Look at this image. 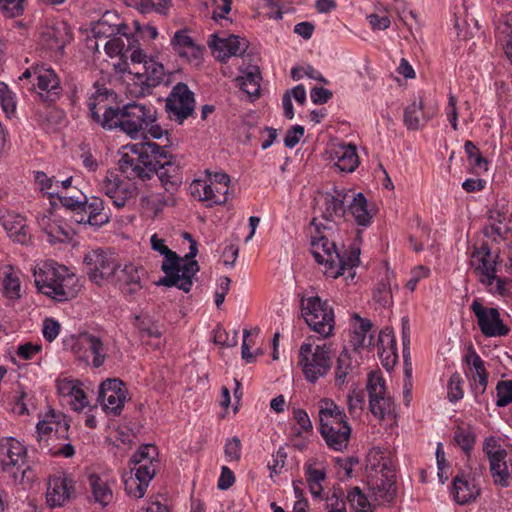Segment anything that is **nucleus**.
Instances as JSON below:
<instances>
[{"label": "nucleus", "mask_w": 512, "mask_h": 512, "mask_svg": "<svg viewBox=\"0 0 512 512\" xmlns=\"http://www.w3.org/2000/svg\"><path fill=\"white\" fill-rule=\"evenodd\" d=\"M351 427L347 421L320 423V433L329 448L342 451L348 446Z\"/></svg>", "instance_id": "obj_24"}, {"label": "nucleus", "mask_w": 512, "mask_h": 512, "mask_svg": "<svg viewBox=\"0 0 512 512\" xmlns=\"http://www.w3.org/2000/svg\"><path fill=\"white\" fill-rule=\"evenodd\" d=\"M346 499L355 512H372L371 505L359 487H353L348 491Z\"/></svg>", "instance_id": "obj_54"}, {"label": "nucleus", "mask_w": 512, "mask_h": 512, "mask_svg": "<svg viewBox=\"0 0 512 512\" xmlns=\"http://www.w3.org/2000/svg\"><path fill=\"white\" fill-rule=\"evenodd\" d=\"M325 406L319 411L320 423L347 421L346 414L343 409L337 406L332 400H324Z\"/></svg>", "instance_id": "obj_51"}, {"label": "nucleus", "mask_w": 512, "mask_h": 512, "mask_svg": "<svg viewBox=\"0 0 512 512\" xmlns=\"http://www.w3.org/2000/svg\"><path fill=\"white\" fill-rule=\"evenodd\" d=\"M330 347L327 345H317L312 350L310 343H304L299 350V365L305 379L310 383H315L320 377H324L331 368Z\"/></svg>", "instance_id": "obj_10"}, {"label": "nucleus", "mask_w": 512, "mask_h": 512, "mask_svg": "<svg viewBox=\"0 0 512 512\" xmlns=\"http://www.w3.org/2000/svg\"><path fill=\"white\" fill-rule=\"evenodd\" d=\"M354 319L359 323V325L351 334L350 343L353 347V353L357 354L360 348L372 345V335L367 338V333L370 332L372 323L369 319L362 318L357 314L354 315Z\"/></svg>", "instance_id": "obj_41"}, {"label": "nucleus", "mask_w": 512, "mask_h": 512, "mask_svg": "<svg viewBox=\"0 0 512 512\" xmlns=\"http://www.w3.org/2000/svg\"><path fill=\"white\" fill-rule=\"evenodd\" d=\"M75 495L72 478L65 473L50 476L47 484L46 502L49 507H62Z\"/></svg>", "instance_id": "obj_19"}, {"label": "nucleus", "mask_w": 512, "mask_h": 512, "mask_svg": "<svg viewBox=\"0 0 512 512\" xmlns=\"http://www.w3.org/2000/svg\"><path fill=\"white\" fill-rule=\"evenodd\" d=\"M348 213L351 214L355 222L360 225L367 227L370 225L371 220L374 216L372 210L368 208V202L362 193L354 194L352 201L348 206Z\"/></svg>", "instance_id": "obj_40"}, {"label": "nucleus", "mask_w": 512, "mask_h": 512, "mask_svg": "<svg viewBox=\"0 0 512 512\" xmlns=\"http://www.w3.org/2000/svg\"><path fill=\"white\" fill-rule=\"evenodd\" d=\"M329 159L341 172H353L359 165L354 144H335L328 151Z\"/></svg>", "instance_id": "obj_27"}, {"label": "nucleus", "mask_w": 512, "mask_h": 512, "mask_svg": "<svg viewBox=\"0 0 512 512\" xmlns=\"http://www.w3.org/2000/svg\"><path fill=\"white\" fill-rule=\"evenodd\" d=\"M367 484L377 501L391 502L396 495V474L392 462L379 449L367 456Z\"/></svg>", "instance_id": "obj_4"}, {"label": "nucleus", "mask_w": 512, "mask_h": 512, "mask_svg": "<svg viewBox=\"0 0 512 512\" xmlns=\"http://www.w3.org/2000/svg\"><path fill=\"white\" fill-rule=\"evenodd\" d=\"M366 390L369 396L371 413L379 419H384L385 415L391 410L392 400L387 395L385 379L380 371L369 372Z\"/></svg>", "instance_id": "obj_14"}, {"label": "nucleus", "mask_w": 512, "mask_h": 512, "mask_svg": "<svg viewBox=\"0 0 512 512\" xmlns=\"http://www.w3.org/2000/svg\"><path fill=\"white\" fill-rule=\"evenodd\" d=\"M464 148L470 165L478 170L486 171L488 162L481 155L479 148L469 140L465 142Z\"/></svg>", "instance_id": "obj_55"}, {"label": "nucleus", "mask_w": 512, "mask_h": 512, "mask_svg": "<svg viewBox=\"0 0 512 512\" xmlns=\"http://www.w3.org/2000/svg\"><path fill=\"white\" fill-rule=\"evenodd\" d=\"M472 258L478 261L475 272L479 276V281L486 287L493 285L496 279V259L492 257L488 245L483 244L476 248L472 254Z\"/></svg>", "instance_id": "obj_26"}, {"label": "nucleus", "mask_w": 512, "mask_h": 512, "mask_svg": "<svg viewBox=\"0 0 512 512\" xmlns=\"http://www.w3.org/2000/svg\"><path fill=\"white\" fill-rule=\"evenodd\" d=\"M118 162L119 170L129 180L142 182L158 177L163 188L170 196H156L157 203L162 206L173 205L172 194L182 184V170L175 157L169 153L167 146H160L152 141H144L127 145Z\"/></svg>", "instance_id": "obj_1"}, {"label": "nucleus", "mask_w": 512, "mask_h": 512, "mask_svg": "<svg viewBox=\"0 0 512 512\" xmlns=\"http://www.w3.org/2000/svg\"><path fill=\"white\" fill-rule=\"evenodd\" d=\"M346 496L341 488H334L332 493L326 497L327 512H347Z\"/></svg>", "instance_id": "obj_57"}, {"label": "nucleus", "mask_w": 512, "mask_h": 512, "mask_svg": "<svg viewBox=\"0 0 512 512\" xmlns=\"http://www.w3.org/2000/svg\"><path fill=\"white\" fill-rule=\"evenodd\" d=\"M348 411L351 416L359 417L365 406V393L363 390L353 389L347 396Z\"/></svg>", "instance_id": "obj_56"}, {"label": "nucleus", "mask_w": 512, "mask_h": 512, "mask_svg": "<svg viewBox=\"0 0 512 512\" xmlns=\"http://www.w3.org/2000/svg\"><path fill=\"white\" fill-rule=\"evenodd\" d=\"M102 190L118 208L125 206L135 194V188L130 183L120 180L114 175H111V178L109 176L105 178Z\"/></svg>", "instance_id": "obj_28"}, {"label": "nucleus", "mask_w": 512, "mask_h": 512, "mask_svg": "<svg viewBox=\"0 0 512 512\" xmlns=\"http://www.w3.org/2000/svg\"><path fill=\"white\" fill-rule=\"evenodd\" d=\"M33 73L37 80L38 94L41 99L49 104L55 103L60 98L62 87L54 70L37 65L33 67Z\"/></svg>", "instance_id": "obj_20"}, {"label": "nucleus", "mask_w": 512, "mask_h": 512, "mask_svg": "<svg viewBox=\"0 0 512 512\" xmlns=\"http://www.w3.org/2000/svg\"><path fill=\"white\" fill-rule=\"evenodd\" d=\"M156 116L157 111L152 104L127 103L122 108H118L111 130L119 128L130 137L137 138L149 124L156 122Z\"/></svg>", "instance_id": "obj_7"}, {"label": "nucleus", "mask_w": 512, "mask_h": 512, "mask_svg": "<svg viewBox=\"0 0 512 512\" xmlns=\"http://www.w3.org/2000/svg\"><path fill=\"white\" fill-rule=\"evenodd\" d=\"M193 194L199 196L200 201H208L211 204L221 205L227 201L228 187L222 185L221 187L201 180H197Z\"/></svg>", "instance_id": "obj_39"}, {"label": "nucleus", "mask_w": 512, "mask_h": 512, "mask_svg": "<svg viewBox=\"0 0 512 512\" xmlns=\"http://www.w3.org/2000/svg\"><path fill=\"white\" fill-rule=\"evenodd\" d=\"M477 324L485 337H502L510 332V328L503 323L497 308L485 307L477 299L471 304Z\"/></svg>", "instance_id": "obj_15"}, {"label": "nucleus", "mask_w": 512, "mask_h": 512, "mask_svg": "<svg viewBox=\"0 0 512 512\" xmlns=\"http://www.w3.org/2000/svg\"><path fill=\"white\" fill-rule=\"evenodd\" d=\"M134 325L138 329L140 337L144 338H161L162 331L159 326L149 317L135 316Z\"/></svg>", "instance_id": "obj_52"}, {"label": "nucleus", "mask_w": 512, "mask_h": 512, "mask_svg": "<svg viewBox=\"0 0 512 512\" xmlns=\"http://www.w3.org/2000/svg\"><path fill=\"white\" fill-rule=\"evenodd\" d=\"M512 218V204L504 197L497 199L493 208L489 210V219L492 221L490 225L491 233L486 230L487 235H497L504 237L505 231L501 224Z\"/></svg>", "instance_id": "obj_34"}, {"label": "nucleus", "mask_w": 512, "mask_h": 512, "mask_svg": "<svg viewBox=\"0 0 512 512\" xmlns=\"http://www.w3.org/2000/svg\"><path fill=\"white\" fill-rule=\"evenodd\" d=\"M61 417L60 414H56L54 411L51 412L50 415L47 416L48 419L42 420L37 423L36 425V439L39 442V445L42 449H44V446H42V441L44 436H49L53 431L52 424H56V433L58 432H67L69 428V424L67 422H64L63 424L59 420Z\"/></svg>", "instance_id": "obj_42"}, {"label": "nucleus", "mask_w": 512, "mask_h": 512, "mask_svg": "<svg viewBox=\"0 0 512 512\" xmlns=\"http://www.w3.org/2000/svg\"><path fill=\"white\" fill-rule=\"evenodd\" d=\"M0 455L6 457L1 460L5 471L15 466L20 468L25 462L26 448L17 439L4 437L0 439Z\"/></svg>", "instance_id": "obj_30"}, {"label": "nucleus", "mask_w": 512, "mask_h": 512, "mask_svg": "<svg viewBox=\"0 0 512 512\" xmlns=\"http://www.w3.org/2000/svg\"><path fill=\"white\" fill-rule=\"evenodd\" d=\"M128 30L129 27L126 26L119 34L109 38L104 45L105 51L110 57L130 58L133 63L140 64L145 54L140 49L136 36Z\"/></svg>", "instance_id": "obj_13"}, {"label": "nucleus", "mask_w": 512, "mask_h": 512, "mask_svg": "<svg viewBox=\"0 0 512 512\" xmlns=\"http://www.w3.org/2000/svg\"><path fill=\"white\" fill-rule=\"evenodd\" d=\"M150 242L152 249L164 256V260L161 264V270L163 271L164 276L155 282V285L173 287L178 281L177 271L179 255L169 249L165 245V241L159 238L157 234H153L151 236Z\"/></svg>", "instance_id": "obj_18"}, {"label": "nucleus", "mask_w": 512, "mask_h": 512, "mask_svg": "<svg viewBox=\"0 0 512 512\" xmlns=\"http://www.w3.org/2000/svg\"><path fill=\"white\" fill-rule=\"evenodd\" d=\"M157 456V448L152 444H146L141 446L136 451L131 459L130 464L131 472L135 477L125 481V490L134 498H142L146 492V489L156 474V462L155 457Z\"/></svg>", "instance_id": "obj_5"}, {"label": "nucleus", "mask_w": 512, "mask_h": 512, "mask_svg": "<svg viewBox=\"0 0 512 512\" xmlns=\"http://www.w3.org/2000/svg\"><path fill=\"white\" fill-rule=\"evenodd\" d=\"M475 433L471 426L458 425L454 432V441L462 449V451L469 455L475 444Z\"/></svg>", "instance_id": "obj_50"}, {"label": "nucleus", "mask_w": 512, "mask_h": 512, "mask_svg": "<svg viewBox=\"0 0 512 512\" xmlns=\"http://www.w3.org/2000/svg\"><path fill=\"white\" fill-rule=\"evenodd\" d=\"M0 102L5 112H14L16 109V100L14 93L9 89L8 85L0 82Z\"/></svg>", "instance_id": "obj_61"}, {"label": "nucleus", "mask_w": 512, "mask_h": 512, "mask_svg": "<svg viewBox=\"0 0 512 512\" xmlns=\"http://www.w3.org/2000/svg\"><path fill=\"white\" fill-rule=\"evenodd\" d=\"M373 300L382 308L392 306V290L388 280H381L376 284L373 290Z\"/></svg>", "instance_id": "obj_53"}, {"label": "nucleus", "mask_w": 512, "mask_h": 512, "mask_svg": "<svg viewBox=\"0 0 512 512\" xmlns=\"http://www.w3.org/2000/svg\"><path fill=\"white\" fill-rule=\"evenodd\" d=\"M93 92L87 100L90 118L104 130H111L117 116V93L98 81L93 85Z\"/></svg>", "instance_id": "obj_8"}, {"label": "nucleus", "mask_w": 512, "mask_h": 512, "mask_svg": "<svg viewBox=\"0 0 512 512\" xmlns=\"http://www.w3.org/2000/svg\"><path fill=\"white\" fill-rule=\"evenodd\" d=\"M88 483L95 502L102 506H107L113 498V493L107 482L102 480L99 475L93 473L88 476Z\"/></svg>", "instance_id": "obj_44"}, {"label": "nucleus", "mask_w": 512, "mask_h": 512, "mask_svg": "<svg viewBox=\"0 0 512 512\" xmlns=\"http://www.w3.org/2000/svg\"><path fill=\"white\" fill-rule=\"evenodd\" d=\"M211 38L209 47L220 62H226L232 56H242L248 48V41L236 35L220 38L214 34Z\"/></svg>", "instance_id": "obj_22"}, {"label": "nucleus", "mask_w": 512, "mask_h": 512, "mask_svg": "<svg viewBox=\"0 0 512 512\" xmlns=\"http://www.w3.org/2000/svg\"><path fill=\"white\" fill-rule=\"evenodd\" d=\"M140 69L131 72L132 78L129 84L130 94L134 97H145L152 93V90L160 84L170 83L169 75L166 74L164 66L153 58L146 59L140 63Z\"/></svg>", "instance_id": "obj_9"}, {"label": "nucleus", "mask_w": 512, "mask_h": 512, "mask_svg": "<svg viewBox=\"0 0 512 512\" xmlns=\"http://www.w3.org/2000/svg\"><path fill=\"white\" fill-rule=\"evenodd\" d=\"M480 493V489L474 481L468 480L463 474L453 478L451 494L460 505L474 501Z\"/></svg>", "instance_id": "obj_36"}, {"label": "nucleus", "mask_w": 512, "mask_h": 512, "mask_svg": "<svg viewBox=\"0 0 512 512\" xmlns=\"http://www.w3.org/2000/svg\"><path fill=\"white\" fill-rule=\"evenodd\" d=\"M104 202L98 197H92L90 201L87 199L85 210L80 216L75 217L78 224H89L99 228L109 222V216L103 212Z\"/></svg>", "instance_id": "obj_31"}, {"label": "nucleus", "mask_w": 512, "mask_h": 512, "mask_svg": "<svg viewBox=\"0 0 512 512\" xmlns=\"http://www.w3.org/2000/svg\"><path fill=\"white\" fill-rule=\"evenodd\" d=\"M493 460L489 461L490 463V472L494 483L500 485L502 487L509 486V478L510 473L508 470L507 463L505 461L506 456H501V454L493 455Z\"/></svg>", "instance_id": "obj_48"}, {"label": "nucleus", "mask_w": 512, "mask_h": 512, "mask_svg": "<svg viewBox=\"0 0 512 512\" xmlns=\"http://www.w3.org/2000/svg\"><path fill=\"white\" fill-rule=\"evenodd\" d=\"M347 197L348 194L341 190L335 189L333 192H327L324 195L325 209L323 211V218L332 221L335 217H344L347 213L345 208Z\"/></svg>", "instance_id": "obj_38"}, {"label": "nucleus", "mask_w": 512, "mask_h": 512, "mask_svg": "<svg viewBox=\"0 0 512 512\" xmlns=\"http://www.w3.org/2000/svg\"><path fill=\"white\" fill-rule=\"evenodd\" d=\"M354 353L344 349L338 356L335 367V385L342 388L359 374V361Z\"/></svg>", "instance_id": "obj_29"}, {"label": "nucleus", "mask_w": 512, "mask_h": 512, "mask_svg": "<svg viewBox=\"0 0 512 512\" xmlns=\"http://www.w3.org/2000/svg\"><path fill=\"white\" fill-rule=\"evenodd\" d=\"M126 24L120 16L114 11H106L102 17L92 26V32L95 38H111L119 34Z\"/></svg>", "instance_id": "obj_33"}, {"label": "nucleus", "mask_w": 512, "mask_h": 512, "mask_svg": "<svg viewBox=\"0 0 512 512\" xmlns=\"http://www.w3.org/2000/svg\"><path fill=\"white\" fill-rule=\"evenodd\" d=\"M3 227L9 237L19 244H26L30 240V234L26 225L25 217L19 214L8 213L3 216Z\"/></svg>", "instance_id": "obj_37"}, {"label": "nucleus", "mask_w": 512, "mask_h": 512, "mask_svg": "<svg viewBox=\"0 0 512 512\" xmlns=\"http://www.w3.org/2000/svg\"><path fill=\"white\" fill-rule=\"evenodd\" d=\"M465 360L467 364L472 366V368L475 370V379L480 378L481 376L484 375H488V372L486 371L484 365V361L472 347H470L468 354L465 356Z\"/></svg>", "instance_id": "obj_62"}, {"label": "nucleus", "mask_w": 512, "mask_h": 512, "mask_svg": "<svg viewBox=\"0 0 512 512\" xmlns=\"http://www.w3.org/2000/svg\"><path fill=\"white\" fill-rule=\"evenodd\" d=\"M89 279L98 286L114 280L120 267L116 259L102 249L89 251L83 259Z\"/></svg>", "instance_id": "obj_11"}, {"label": "nucleus", "mask_w": 512, "mask_h": 512, "mask_svg": "<svg viewBox=\"0 0 512 512\" xmlns=\"http://www.w3.org/2000/svg\"><path fill=\"white\" fill-rule=\"evenodd\" d=\"M49 196L51 198L57 197L61 205L74 214V220L85 210L87 196L80 190L76 191V196L59 195L56 192H49Z\"/></svg>", "instance_id": "obj_46"}, {"label": "nucleus", "mask_w": 512, "mask_h": 512, "mask_svg": "<svg viewBox=\"0 0 512 512\" xmlns=\"http://www.w3.org/2000/svg\"><path fill=\"white\" fill-rule=\"evenodd\" d=\"M194 93L185 83L176 84L166 99V111L171 118L182 123L194 111Z\"/></svg>", "instance_id": "obj_16"}, {"label": "nucleus", "mask_w": 512, "mask_h": 512, "mask_svg": "<svg viewBox=\"0 0 512 512\" xmlns=\"http://www.w3.org/2000/svg\"><path fill=\"white\" fill-rule=\"evenodd\" d=\"M3 294L10 300L21 298V283L19 273L12 266H7L3 272Z\"/></svg>", "instance_id": "obj_43"}, {"label": "nucleus", "mask_w": 512, "mask_h": 512, "mask_svg": "<svg viewBox=\"0 0 512 512\" xmlns=\"http://www.w3.org/2000/svg\"><path fill=\"white\" fill-rule=\"evenodd\" d=\"M496 406L506 407L512 403V380H500L496 385Z\"/></svg>", "instance_id": "obj_60"}, {"label": "nucleus", "mask_w": 512, "mask_h": 512, "mask_svg": "<svg viewBox=\"0 0 512 512\" xmlns=\"http://www.w3.org/2000/svg\"><path fill=\"white\" fill-rule=\"evenodd\" d=\"M120 285L125 295H134L142 289L139 268L134 264H126L122 269L116 271L114 280Z\"/></svg>", "instance_id": "obj_35"}, {"label": "nucleus", "mask_w": 512, "mask_h": 512, "mask_svg": "<svg viewBox=\"0 0 512 512\" xmlns=\"http://www.w3.org/2000/svg\"><path fill=\"white\" fill-rule=\"evenodd\" d=\"M311 224L315 226V235L311 236V245L314 248L313 256L317 263L325 265V275L336 279L344 275L347 270L349 272L347 279L353 280L355 277L353 269L360 262V249L353 246L349 251L342 253L335 242L321 234L320 226L316 224L315 218Z\"/></svg>", "instance_id": "obj_2"}, {"label": "nucleus", "mask_w": 512, "mask_h": 512, "mask_svg": "<svg viewBox=\"0 0 512 512\" xmlns=\"http://www.w3.org/2000/svg\"><path fill=\"white\" fill-rule=\"evenodd\" d=\"M41 43L50 50L63 52L64 47L71 40V34L66 22L59 21L43 27Z\"/></svg>", "instance_id": "obj_25"}, {"label": "nucleus", "mask_w": 512, "mask_h": 512, "mask_svg": "<svg viewBox=\"0 0 512 512\" xmlns=\"http://www.w3.org/2000/svg\"><path fill=\"white\" fill-rule=\"evenodd\" d=\"M61 326L59 322L53 318H46L43 321L42 334L46 341L52 342L59 335Z\"/></svg>", "instance_id": "obj_63"}, {"label": "nucleus", "mask_w": 512, "mask_h": 512, "mask_svg": "<svg viewBox=\"0 0 512 512\" xmlns=\"http://www.w3.org/2000/svg\"><path fill=\"white\" fill-rule=\"evenodd\" d=\"M72 341V352L79 360L88 363L89 357L92 355V366L94 368H99L105 363L107 351L99 337L89 332H82L73 336Z\"/></svg>", "instance_id": "obj_12"}, {"label": "nucleus", "mask_w": 512, "mask_h": 512, "mask_svg": "<svg viewBox=\"0 0 512 512\" xmlns=\"http://www.w3.org/2000/svg\"><path fill=\"white\" fill-rule=\"evenodd\" d=\"M98 399L104 411L118 416L126 402L127 389L120 379H106L99 386Z\"/></svg>", "instance_id": "obj_17"}, {"label": "nucleus", "mask_w": 512, "mask_h": 512, "mask_svg": "<svg viewBox=\"0 0 512 512\" xmlns=\"http://www.w3.org/2000/svg\"><path fill=\"white\" fill-rule=\"evenodd\" d=\"M171 45L174 51L188 63L193 66L200 65L203 47L195 43L187 29L176 31L171 39Z\"/></svg>", "instance_id": "obj_23"}, {"label": "nucleus", "mask_w": 512, "mask_h": 512, "mask_svg": "<svg viewBox=\"0 0 512 512\" xmlns=\"http://www.w3.org/2000/svg\"><path fill=\"white\" fill-rule=\"evenodd\" d=\"M301 316L311 330L327 338L332 335L335 316L332 307L319 296L303 294L300 299Z\"/></svg>", "instance_id": "obj_6"}, {"label": "nucleus", "mask_w": 512, "mask_h": 512, "mask_svg": "<svg viewBox=\"0 0 512 512\" xmlns=\"http://www.w3.org/2000/svg\"><path fill=\"white\" fill-rule=\"evenodd\" d=\"M75 275L69 269L55 261H47L34 270V282L37 290L57 302L76 297Z\"/></svg>", "instance_id": "obj_3"}, {"label": "nucleus", "mask_w": 512, "mask_h": 512, "mask_svg": "<svg viewBox=\"0 0 512 512\" xmlns=\"http://www.w3.org/2000/svg\"><path fill=\"white\" fill-rule=\"evenodd\" d=\"M25 7L26 0H0V10L8 18L21 16Z\"/></svg>", "instance_id": "obj_59"}, {"label": "nucleus", "mask_w": 512, "mask_h": 512, "mask_svg": "<svg viewBox=\"0 0 512 512\" xmlns=\"http://www.w3.org/2000/svg\"><path fill=\"white\" fill-rule=\"evenodd\" d=\"M197 254V242L192 241V243H190L189 252L184 257L179 256L177 271L178 281L173 287H177L185 293H189L191 291L196 274L200 270V266L195 260Z\"/></svg>", "instance_id": "obj_21"}, {"label": "nucleus", "mask_w": 512, "mask_h": 512, "mask_svg": "<svg viewBox=\"0 0 512 512\" xmlns=\"http://www.w3.org/2000/svg\"><path fill=\"white\" fill-rule=\"evenodd\" d=\"M377 353L384 368L392 369L397 362L396 341L393 331L386 328L378 335Z\"/></svg>", "instance_id": "obj_32"}, {"label": "nucleus", "mask_w": 512, "mask_h": 512, "mask_svg": "<svg viewBox=\"0 0 512 512\" xmlns=\"http://www.w3.org/2000/svg\"><path fill=\"white\" fill-rule=\"evenodd\" d=\"M423 103L413 102L407 106L404 110V124L409 130H419L425 123H427L430 117L426 116L422 112Z\"/></svg>", "instance_id": "obj_45"}, {"label": "nucleus", "mask_w": 512, "mask_h": 512, "mask_svg": "<svg viewBox=\"0 0 512 512\" xmlns=\"http://www.w3.org/2000/svg\"><path fill=\"white\" fill-rule=\"evenodd\" d=\"M127 6L137 8L142 13L155 11L166 14L169 10L170 0H123Z\"/></svg>", "instance_id": "obj_49"}, {"label": "nucleus", "mask_w": 512, "mask_h": 512, "mask_svg": "<svg viewBox=\"0 0 512 512\" xmlns=\"http://www.w3.org/2000/svg\"><path fill=\"white\" fill-rule=\"evenodd\" d=\"M237 81L241 90L249 96H259L261 74L257 66L249 67L245 75L238 77Z\"/></svg>", "instance_id": "obj_47"}, {"label": "nucleus", "mask_w": 512, "mask_h": 512, "mask_svg": "<svg viewBox=\"0 0 512 512\" xmlns=\"http://www.w3.org/2000/svg\"><path fill=\"white\" fill-rule=\"evenodd\" d=\"M287 459V453L283 447H280L276 454L273 455L272 463H268V468L270 470V477L272 478L274 475L280 474L282 468L285 466V462Z\"/></svg>", "instance_id": "obj_64"}, {"label": "nucleus", "mask_w": 512, "mask_h": 512, "mask_svg": "<svg viewBox=\"0 0 512 512\" xmlns=\"http://www.w3.org/2000/svg\"><path fill=\"white\" fill-rule=\"evenodd\" d=\"M463 379L458 372H454L447 384V397L451 403H455L463 398L464 391L462 388Z\"/></svg>", "instance_id": "obj_58"}]
</instances>
